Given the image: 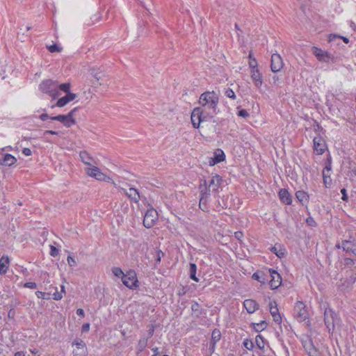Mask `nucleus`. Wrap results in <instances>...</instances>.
I'll list each match as a JSON object with an SVG mask.
<instances>
[{
  "label": "nucleus",
  "mask_w": 356,
  "mask_h": 356,
  "mask_svg": "<svg viewBox=\"0 0 356 356\" xmlns=\"http://www.w3.org/2000/svg\"><path fill=\"white\" fill-rule=\"evenodd\" d=\"M199 103L202 105V108H209L210 113L213 115L216 113L218 96L214 91L205 92L200 95Z\"/></svg>",
  "instance_id": "obj_1"
},
{
  "label": "nucleus",
  "mask_w": 356,
  "mask_h": 356,
  "mask_svg": "<svg viewBox=\"0 0 356 356\" xmlns=\"http://www.w3.org/2000/svg\"><path fill=\"white\" fill-rule=\"evenodd\" d=\"M39 89L41 92L49 95L53 99H56L60 95L58 91V82L52 79L43 80L39 85Z\"/></svg>",
  "instance_id": "obj_2"
},
{
  "label": "nucleus",
  "mask_w": 356,
  "mask_h": 356,
  "mask_svg": "<svg viewBox=\"0 0 356 356\" xmlns=\"http://www.w3.org/2000/svg\"><path fill=\"white\" fill-rule=\"evenodd\" d=\"M324 323L330 334H332L335 326L339 325L340 318L337 314L331 308H325L324 311Z\"/></svg>",
  "instance_id": "obj_3"
},
{
  "label": "nucleus",
  "mask_w": 356,
  "mask_h": 356,
  "mask_svg": "<svg viewBox=\"0 0 356 356\" xmlns=\"http://www.w3.org/2000/svg\"><path fill=\"white\" fill-rule=\"evenodd\" d=\"M312 51L313 54L317 58V59L321 62L335 63L337 61V58L334 57L332 54L328 53L327 51H323L318 47H313Z\"/></svg>",
  "instance_id": "obj_4"
},
{
  "label": "nucleus",
  "mask_w": 356,
  "mask_h": 356,
  "mask_svg": "<svg viewBox=\"0 0 356 356\" xmlns=\"http://www.w3.org/2000/svg\"><path fill=\"white\" fill-rule=\"evenodd\" d=\"M295 317L299 322L305 321L309 317L308 309L302 301H297L294 306Z\"/></svg>",
  "instance_id": "obj_5"
},
{
  "label": "nucleus",
  "mask_w": 356,
  "mask_h": 356,
  "mask_svg": "<svg viewBox=\"0 0 356 356\" xmlns=\"http://www.w3.org/2000/svg\"><path fill=\"white\" fill-rule=\"evenodd\" d=\"M158 220L157 211L152 208L145 213L143 219V225L147 228L152 227Z\"/></svg>",
  "instance_id": "obj_6"
},
{
  "label": "nucleus",
  "mask_w": 356,
  "mask_h": 356,
  "mask_svg": "<svg viewBox=\"0 0 356 356\" xmlns=\"http://www.w3.org/2000/svg\"><path fill=\"white\" fill-rule=\"evenodd\" d=\"M191 122L194 128L200 127V122L204 121L206 116L204 115L203 108L201 107L195 108L191 113Z\"/></svg>",
  "instance_id": "obj_7"
},
{
  "label": "nucleus",
  "mask_w": 356,
  "mask_h": 356,
  "mask_svg": "<svg viewBox=\"0 0 356 356\" xmlns=\"http://www.w3.org/2000/svg\"><path fill=\"white\" fill-rule=\"evenodd\" d=\"M123 284L127 287L132 289L137 286V276L134 270H129L122 277Z\"/></svg>",
  "instance_id": "obj_8"
},
{
  "label": "nucleus",
  "mask_w": 356,
  "mask_h": 356,
  "mask_svg": "<svg viewBox=\"0 0 356 356\" xmlns=\"http://www.w3.org/2000/svg\"><path fill=\"white\" fill-rule=\"evenodd\" d=\"M73 346H76L77 350L74 351V356H86L88 355V349L86 343L81 339H76L72 343Z\"/></svg>",
  "instance_id": "obj_9"
},
{
  "label": "nucleus",
  "mask_w": 356,
  "mask_h": 356,
  "mask_svg": "<svg viewBox=\"0 0 356 356\" xmlns=\"http://www.w3.org/2000/svg\"><path fill=\"white\" fill-rule=\"evenodd\" d=\"M284 63L282 57L278 54H273L271 56L270 68L273 72H280L283 67Z\"/></svg>",
  "instance_id": "obj_10"
},
{
  "label": "nucleus",
  "mask_w": 356,
  "mask_h": 356,
  "mask_svg": "<svg viewBox=\"0 0 356 356\" xmlns=\"http://www.w3.org/2000/svg\"><path fill=\"white\" fill-rule=\"evenodd\" d=\"M313 142L314 149L316 154L318 155L323 154L326 147L324 139L321 136L315 137Z\"/></svg>",
  "instance_id": "obj_11"
},
{
  "label": "nucleus",
  "mask_w": 356,
  "mask_h": 356,
  "mask_svg": "<svg viewBox=\"0 0 356 356\" xmlns=\"http://www.w3.org/2000/svg\"><path fill=\"white\" fill-rule=\"evenodd\" d=\"M270 273L271 280L269 282V284L273 289H275L279 287L282 283V278L280 275L274 270H269Z\"/></svg>",
  "instance_id": "obj_12"
},
{
  "label": "nucleus",
  "mask_w": 356,
  "mask_h": 356,
  "mask_svg": "<svg viewBox=\"0 0 356 356\" xmlns=\"http://www.w3.org/2000/svg\"><path fill=\"white\" fill-rule=\"evenodd\" d=\"M269 309L274 321L280 323L282 322V317L279 313L277 302L275 301H270L269 302Z\"/></svg>",
  "instance_id": "obj_13"
},
{
  "label": "nucleus",
  "mask_w": 356,
  "mask_h": 356,
  "mask_svg": "<svg viewBox=\"0 0 356 356\" xmlns=\"http://www.w3.org/2000/svg\"><path fill=\"white\" fill-rule=\"evenodd\" d=\"M76 97V94L72 92H68L65 96L58 99L55 106L63 107L69 102L74 100ZM52 107H54V106H53Z\"/></svg>",
  "instance_id": "obj_14"
},
{
  "label": "nucleus",
  "mask_w": 356,
  "mask_h": 356,
  "mask_svg": "<svg viewBox=\"0 0 356 356\" xmlns=\"http://www.w3.org/2000/svg\"><path fill=\"white\" fill-rule=\"evenodd\" d=\"M222 183V178L219 175L213 176L209 184V189L211 191H217Z\"/></svg>",
  "instance_id": "obj_15"
},
{
  "label": "nucleus",
  "mask_w": 356,
  "mask_h": 356,
  "mask_svg": "<svg viewBox=\"0 0 356 356\" xmlns=\"http://www.w3.org/2000/svg\"><path fill=\"white\" fill-rule=\"evenodd\" d=\"M251 78L254 81L255 86L259 88L262 84V76L257 67L251 68Z\"/></svg>",
  "instance_id": "obj_16"
},
{
  "label": "nucleus",
  "mask_w": 356,
  "mask_h": 356,
  "mask_svg": "<svg viewBox=\"0 0 356 356\" xmlns=\"http://www.w3.org/2000/svg\"><path fill=\"white\" fill-rule=\"evenodd\" d=\"M51 120L58 121L67 128L74 125V124L72 122V120L69 119L67 115H58L56 116H54L51 118Z\"/></svg>",
  "instance_id": "obj_17"
},
{
  "label": "nucleus",
  "mask_w": 356,
  "mask_h": 356,
  "mask_svg": "<svg viewBox=\"0 0 356 356\" xmlns=\"http://www.w3.org/2000/svg\"><path fill=\"white\" fill-rule=\"evenodd\" d=\"M124 193L131 201L136 203L138 202L140 200V195L138 190L134 188H130L128 191H124Z\"/></svg>",
  "instance_id": "obj_18"
},
{
  "label": "nucleus",
  "mask_w": 356,
  "mask_h": 356,
  "mask_svg": "<svg viewBox=\"0 0 356 356\" xmlns=\"http://www.w3.org/2000/svg\"><path fill=\"white\" fill-rule=\"evenodd\" d=\"M247 312L250 314L254 313L258 309V304L253 300L248 299L243 302Z\"/></svg>",
  "instance_id": "obj_19"
},
{
  "label": "nucleus",
  "mask_w": 356,
  "mask_h": 356,
  "mask_svg": "<svg viewBox=\"0 0 356 356\" xmlns=\"http://www.w3.org/2000/svg\"><path fill=\"white\" fill-rule=\"evenodd\" d=\"M79 156L81 161L88 166H92L95 163L94 159L86 151H81Z\"/></svg>",
  "instance_id": "obj_20"
},
{
  "label": "nucleus",
  "mask_w": 356,
  "mask_h": 356,
  "mask_svg": "<svg viewBox=\"0 0 356 356\" xmlns=\"http://www.w3.org/2000/svg\"><path fill=\"white\" fill-rule=\"evenodd\" d=\"M279 196L282 202H284L286 204H291L292 202L291 197L286 189H281L279 192Z\"/></svg>",
  "instance_id": "obj_21"
},
{
  "label": "nucleus",
  "mask_w": 356,
  "mask_h": 356,
  "mask_svg": "<svg viewBox=\"0 0 356 356\" xmlns=\"http://www.w3.org/2000/svg\"><path fill=\"white\" fill-rule=\"evenodd\" d=\"M225 159V155L224 152L222 149H218L214 152V158L213 159V162H210L211 165H215L218 163H220L224 161Z\"/></svg>",
  "instance_id": "obj_22"
},
{
  "label": "nucleus",
  "mask_w": 356,
  "mask_h": 356,
  "mask_svg": "<svg viewBox=\"0 0 356 356\" xmlns=\"http://www.w3.org/2000/svg\"><path fill=\"white\" fill-rule=\"evenodd\" d=\"M331 171V166L327 165L323 170V182L326 187L330 185L332 179L330 178V172Z\"/></svg>",
  "instance_id": "obj_23"
},
{
  "label": "nucleus",
  "mask_w": 356,
  "mask_h": 356,
  "mask_svg": "<svg viewBox=\"0 0 356 356\" xmlns=\"http://www.w3.org/2000/svg\"><path fill=\"white\" fill-rule=\"evenodd\" d=\"M17 161V159L10 154H6L3 157L2 162H0V165L11 166L15 164Z\"/></svg>",
  "instance_id": "obj_24"
},
{
  "label": "nucleus",
  "mask_w": 356,
  "mask_h": 356,
  "mask_svg": "<svg viewBox=\"0 0 356 356\" xmlns=\"http://www.w3.org/2000/svg\"><path fill=\"white\" fill-rule=\"evenodd\" d=\"M9 258L8 256L3 255L0 259V274H5L8 268Z\"/></svg>",
  "instance_id": "obj_25"
},
{
  "label": "nucleus",
  "mask_w": 356,
  "mask_h": 356,
  "mask_svg": "<svg viewBox=\"0 0 356 356\" xmlns=\"http://www.w3.org/2000/svg\"><path fill=\"white\" fill-rule=\"evenodd\" d=\"M204 186L205 187V191L204 192L203 190L201 191L202 193V197L200 200V207L202 209V210H204V207H206V202L207 198L209 195V193L207 191V181L206 180H204Z\"/></svg>",
  "instance_id": "obj_26"
},
{
  "label": "nucleus",
  "mask_w": 356,
  "mask_h": 356,
  "mask_svg": "<svg viewBox=\"0 0 356 356\" xmlns=\"http://www.w3.org/2000/svg\"><path fill=\"white\" fill-rule=\"evenodd\" d=\"M95 179L98 181H106V182H111L115 186H116V184L113 179L108 175H105L102 172H101L100 169L98 170L97 174L96 175V177L95 178Z\"/></svg>",
  "instance_id": "obj_27"
},
{
  "label": "nucleus",
  "mask_w": 356,
  "mask_h": 356,
  "mask_svg": "<svg viewBox=\"0 0 356 356\" xmlns=\"http://www.w3.org/2000/svg\"><path fill=\"white\" fill-rule=\"evenodd\" d=\"M297 199L301 202L302 204H304L308 202L309 195L307 193L303 191H298L296 193Z\"/></svg>",
  "instance_id": "obj_28"
},
{
  "label": "nucleus",
  "mask_w": 356,
  "mask_h": 356,
  "mask_svg": "<svg viewBox=\"0 0 356 356\" xmlns=\"http://www.w3.org/2000/svg\"><path fill=\"white\" fill-rule=\"evenodd\" d=\"M99 170V168L98 167L92 165L88 168H86L85 170L88 176L95 178L96 175L97 174Z\"/></svg>",
  "instance_id": "obj_29"
},
{
  "label": "nucleus",
  "mask_w": 356,
  "mask_h": 356,
  "mask_svg": "<svg viewBox=\"0 0 356 356\" xmlns=\"http://www.w3.org/2000/svg\"><path fill=\"white\" fill-rule=\"evenodd\" d=\"M65 293V286L62 285L61 286V289H60V291H58L56 288L55 289V292H54L51 294V297L55 300H59L62 299L63 294Z\"/></svg>",
  "instance_id": "obj_30"
},
{
  "label": "nucleus",
  "mask_w": 356,
  "mask_h": 356,
  "mask_svg": "<svg viewBox=\"0 0 356 356\" xmlns=\"http://www.w3.org/2000/svg\"><path fill=\"white\" fill-rule=\"evenodd\" d=\"M221 333L220 331L218 329H215L213 330L211 334V341L212 343H216L218 341L220 340Z\"/></svg>",
  "instance_id": "obj_31"
},
{
  "label": "nucleus",
  "mask_w": 356,
  "mask_h": 356,
  "mask_svg": "<svg viewBox=\"0 0 356 356\" xmlns=\"http://www.w3.org/2000/svg\"><path fill=\"white\" fill-rule=\"evenodd\" d=\"M196 270H197V266L195 264H190V277L195 281L198 282L199 279L196 277Z\"/></svg>",
  "instance_id": "obj_32"
},
{
  "label": "nucleus",
  "mask_w": 356,
  "mask_h": 356,
  "mask_svg": "<svg viewBox=\"0 0 356 356\" xmlns=\"http://www.w3.org/2000/svg\"><path fill=\"white\" fill-rule=\"evenodd\" d=\"M349 245H350V241H343L341 243V245L340 246L339 245H337V248H342L343 250H345L346 252L351 251L353 254H356V253L354 251H353L352 249L349 247Z\"/></svg>",
  "instance_id": "obj_33"
},
{
  "label": "nucleus",
  "mask_w": 356,
  "mask_h": 356,
  "mask_svg": "<svg viewBox=\"0 0 356 356\" xmlns=\"http://www.w3.org/2000/svg\"><path fill=\"white\" fill-rule=\"evenodd\" d=\"M147 338H143L139 341L138 344V350L139 352H142L145 348L147 345Z\"/></svg>",
  "instance_id": "obj_34"
},
{
  "label": "nucleus",
  "mask_w": 356,
  "mask_h": 356,
  "mask_svg": "<svg viewBox=\"0 0 356 356\" xmlns=\"http://www.w3.org/2000/svg\"><path fill=\"white\" fill-rule=\"evenodd\" d=\"M249 65H250V68H255V67H257V60L254 58L253 56V54L252 53V51H250L249 53Z\"/></svg>",
  "instance_id": "obj_35"
},
{
  "label": "nucleus",
  "mask_w": 356,
  "mask_h": 356,
  "mask_svg": "<svg viewBox=\"0 0 356 356\" xmlns=\"http://www.w3.org/2000/svg\"><path fill=\"white\" fill-rule=\"evenodd\" d=\"M255 342L257 347L262 350L264 348V338L261 335H257L255 338Z\"/></svg>",
  "instance_id": "obj_36"
},
{
  "label": "nucleus",
  "mask_w": 356,
  "mask_h": 356,
  "mask_svg": "<svg viewBox=\"0 0 356 356\" xmlns=\"http://www.w3.org/2000/svg\"><path fill=\"white\" fill-rule=\"evenodd\" d=\"M224 197H225L224 196L222 197L218 196V200H217V202H218V205L217 206L219 208L222 209H226L227 207V202H226V200H225Z\"/></svg>",
  "instance_id": "obj_37"
},
{
  "label": "nucleus",
  "mask_w": 356,
  "mask_h": 356,
  "mask_svg": "<svg viewBox=\"0 0 356 356\" xmlns=\"http://www.w3.org/2000/svg\"><path fill=\"white\" fill-rule=\"evenodd\" d=\"M47 48L51 53L60 52L62 51V47L58 46L56 44L47 45Z\"/></svg>",
  "instance_id": "obj_38"
},
{
  "label": "nucleus",
  "mask_w": 356,
  "mask_h": 356,
  "mask_svg": "<svg viewBox=\"0 0 356 356\" xmlns=\"http://www.w3.org/2000/svg\"><path fill=\"white\" fill-rule=\"evenodd\" d=\"M266 322L264 321H261L260 323L254 324V327L257 332H260L264 330L266 327Z\"/></svg>",
  "instance_id": "obj_39"
},
{
  "label": "nucleus",
  "mask_w": 356,
  "mask_h": 356,
  "mask_svg": "<svg viewBox=\"0 0 356 356\" xmlns=\"http://www.w3.org/2000/svg\"><path fill=\"white\" fill-rule=\"evenodd\" d=\"M37 297L38 298H42V299H45V300H49L51 298V293H45V292H42V291H37L35 293Z\"/></svg>",
  "instance_id": "obj_40"
},
{
  "label": "nucleus",
  "mask_w": 356,
  "mask_h": 356,
  "mask_svg": "<svg viewBox=\"0 0 356 356\" xmlns=\"http://www.w3.org/2000/svg\"><path fill=\"white\" fill-rule=\"evenodd\" d=\"M272 252H273L279 258L283 257L285 254L284 249L282 250L280 248L277 250V245L272 248Z\"/></svg>",
  "instance_id": "obj_41"
},
{
  "label": "nucleus",
  "mask_w": 356,
  "mask_h": 356,
  "mask_svg": "<svg viewBox=\"0 0 356 356\" xmlns=\"http://www.w3.org/2000/svg\"><path fill=\"white\" fill-rule=\"evenodd\" d=\"M58 89L67 94L68 92H70V83H61V84L58 85Z\"/></svg>",
  "instance_id": "obj_42"
},
{
  "label": "nucleus",
  "mask_w": 356,
  "mask_h": 356,
  "mask_svg": "<svg viewBox=\"0 0 356 356\" xmlns=\"http://www.w3.org/2000/svg\"><path fill=\"white\" fill-rule=\"evenodd\" d=\"M112 273H113V275L115 276H116L118 277H121V278L122 277L123 275H124L122 270L119 267H114L112 269Z\"/></svg>",
  "instance_id": "obj_43"
},
{
  "label": "nucleus",
  "mask_w": 356,
  "mask_h": 356,
  "mask_svg": "<svg viewBox=\"0 0 356 356\" xmlns=\"http://www.w3.org/2000/svg\"><path fill=\"white\" fill-rule=\"evenodd\" d=\"M78 110V108H73L70 112H69L67 114V116L69 118V119L70 120H72V122L75 124H76V120L74 118V115L75 113V112Z\"/></svg>",
  "instance_id": "obj_44"
},
{
  "label": "nucleus",
  "mask_w": 356,
  "mask_h": 356,
  "mask_svg": "<svg viewBox=\"0 0 356 356\" xmlns=\"http://www.w3.org/2000/svg\"><path fill=\"white\" fill-rule=\"evenodd\" d=\"M225 95L229 98H232L233 99H236V95H235L234 92L230 88L226 89Z\"/></svg>",
  "instance_id": "obj_45"
},
{
  "label": "nucleus",
  "mask_w": 356,
  "mask_h": 356,
  "mask_svg": "<svg viewBox=\"0 0 356 356\" xmlns=\"http://www.w3.org/2000/svg\"><path fill=\"white\" fill-rule=\"evenodd\" d=\"M355 264L354 259L351 258H345L344 259V265L347 267H352Z\"/></svg>",
  "instance_id": "obj_46"
},
{
  "label": "nucleus",
  "mask_w": 356,
  "mask_h": 356,
  "mask_svg": "<svg viewBox=\"0 0 356 356\" xmlns=\"http://www.w3.org/2000/svg\"><path fill=\"white\" fill-rule=\"evenodd\" d=\"M243 346L247 348L248 350H252L254 345L253 343L250 340H245L243 342Z\"/></svg>",
  "instance_id": "obj_47"
},
{
  "label": "nucleus",
  "mask_w": 356,
  "mask_h": 356,
  "mask_svg": "<svg viewBox=\"0 0 356 356\" xmlns=\"http://www.w3.org/2000/svg\"><path fill=\"white\" fill-rule=\"evenodd\" d=\"M238 115L239 117L246 118L249 116V113L245 109H241L238 111Z\"/></svg>",
  "instance_id": "obj_48"
},
{
  "label": "nucleus",
  "mask_w": 356,
  "mask_h": 356,
  "mask_svg": "<svg viewBox=\"0 0 356 356\" xmlns=\"http://www.w3.org/2000/svg\"><path fill=\"white\" fill-rule=\"evenodd\" d=\"M50 254L52 257H56L58 254V250L54 245H50Z\"/></svg>",
  "instance_id": "obj_49"
},
{
  "label": "nucleus",
  "mask_w": 356,
  "mask_h": 356,
  "mask_svg": "<svg viewBox=\"0 0 356 356\" xmlns=\"http://www.w3.org/2000/svg\"><path fill=\"white\" fill-rule=\"evenodd\" d=\"M67 260V264H69V266H70L72 267L74 266L76 264L75 259L71 256H68Z\"/></svg>",
  "instance_id": "obj_50"
},
{
  "label": "nucleus",
  "mask_w": 356,
  "mask_h": 356,
  "mask_svg": "<svg viewBox=\"0 0 356 356\" xmlns=\"http://www.w3.org/2000/svg\"><path fill=\"white\" fill-rule=\"evenodd\" d=\"M24 286L30 289H35L37 285L35 282H29L25 283Z\"/></svg>",
  "instance_id": "obj_51"
},
{
  "label": "nucleus",
  "mask_w": 356,
  "mask_h": 356,
  "mask_svg": "<svg viewBox=\"0 0 356 356\" xmlns=\"http://www.w3.org/2000/svg\"><path fill=\"white\" fill-rule=\"evenodd\" d=\"M341 193L342 194V197L341 199L343 200V201H347L348 197V195H347V193H346V190L345 188H342L341 190Z\"/></svg>",
  "instance_id": "obj_52"
},
{
  "label": "nucleus",
  "mask_w": 356,
  "mask_h": 356,
  "mask_svg": "<svg viewBox=\"0 0 356 356\" xmlns=\"http://www.w3.org/2000/svg\"><path fill=\"white\" fill-rule=\"evenodd\" d=\"M22 153L26 156H31L32 152L29 148L25 147L22 149Z\"/></svg>",
  "instance_id": "obj_53"
},
{
  "label": "nucleus",
  "mask_w": 356,
  "mask_h": 356,
  "mask_svg": "<svg viewBox=\"0 0 356 356\" xmlns=\"http://www.w3.org/2000/svg\"><path fill=\"white\" fill-rule=\"evenodd\" d=\"M234 236H235L236 238H237L238 240L241 241V238L243 236V234L241 232H236L234 233Z\"/></svg>",
  "instance_id": "obj_54"
},
{
  "label": "nucleus",
  "mask_w": 356,
  "mask_h": 356,
  "mask_svg": "<svg viewBox=\"0 0 356 356\" xmlns=\"http://www.w3.org/2000/svg\"><path fill=\"white\" fill-rule=\"evenodd\" d=\"M104 76V75L102 73L99 72V73H96L95 74H94L93 76L97 80V81H99V80H101L103 78Z\"/></svg>",
  "instance_id": "obj_55"
},
{
  "label": "nucleus",
  "mask_w": 356,
  "mask_h": 356,
  "mask_svg": "<svg viewBox=\"0 0 356 356\" xmlns=\"http://www.w3.org/2000/svg\"><path fill=\"white\" fill-rule=\"evenodd\" d=\"M90 330V324L85 323L82 325V332H88Z\"/></svg>",
  "instance_id": "obj_56"
},
{
  "label": "nucleus",
  "mask_w": 356,
  "mask_h": 356,
  "mask_svg": "<svg viewBox=\"0 0 356 356\" xmlns=\"http://www.w3.org/2000/svg\"><path fill=\"white\" fill-rule=\"evenodd\" d=\"M51 117H49L47 113H42L40 116V119L42 121H44L46 120L47 119H51Z\"/></svg>",
  "instance_id": "obj_57"
},
{
  "label": "nucleus",
  "mask_w": 356,
  "mask_h": 356,
  "mask_svg": "<svg viewBox=\"0 0 356 356\" xmlns=\"http://www.w3.org/2000/svg\"><path fill=\"white\" fill-rule=\"evenodd\" d=\"M76 314H77L78 316H81V317H84L85 314H84V311H83V309H78L76 310Z\"/></svg>",
  "instance_id": "obj_58"
},
{
  "label": "nucleus",
  "mask_w": 356,
  "mask_h": 356,
  "mask_svg": "<svg viewBox=\"0 0 356 356\" xmlns=\"http://www.w3.org/2000/svg\"><path fill=\"white\" fill-rule=\"evenodd\" d=\"M83 93L86 95V99H90L92 98L90 90H88V91H84Z\"/></svg>",
  "instance_id": "obj_59"
},
{
  "label": "nucleus",
  "mask_w": 356,
  "mask_h": 356,
  "mask_svg": "<svg viewBox=\"0 0 356 356\" xmlns=\"http://www.w3.org/2000/svg\"><path fill=\"white\" fill-rule=\"evenodd\" d=\"M307 222L308 223V225H309L310 226H314L316 222H314V220L311 218H309L307 219Z\"/></svg>",
  "instance_id": "obj_60"
},
{
  "label": "nucleus",
  "mask_w": 356,
  "mask_h": 356,
  "mask_svg": "<svg viewBox=\"0 0 356 356\" xmlns=\"http://www.w3.org/2000/svg\"><path fill=\"white\" fill-rule=\"evenodd\" d=\"M215 348H216V343H212V342L211 341L210 346H209V350L211 353H213L215 351Z\"/></svg>",
  "instance_id": "obj_61"
},
{
  "label": "nucleus",
  "mask_w": 356,
  "mask_h": 356,
  "mask_svg": "<svg viewBox=\"0 0 356 356\" xmlns=\"http://www.w3.org/2000/svg\"><path fill=\"white\" fill-rule=\"evenodd\" d=\"M47 134H53V135H57L58 132L57 131H51V130H47V131H45L44 132V135H46Z\"/></svg>",
  "instance_id": "obj_62"
},
{
  "label": "nucleus",
  "mask_w": 356,
  "mask_h": 356,
  "mask_svg": "<svg viewBox=\"0 0 356 356\" xmlns=\"http://www.w3.org/2000/svg\"><path fill=\"white\" fill-rule=\"evenodd\" d=\"M154 332V327L153 325H151L150 328L149 329V337H152Z\"/></svg>",
  "instance_id": "obj_63"
},
{
  "label": "nucleus",
  "mask_w": 356,
  "mask_h": 356,
  "mask_svg": "<svg viewBox=\"0 0 356 356\" xmlns=\"http://www.w3.org/2000/svg\"><path fill=\"white\" fill-rule=\"evenodd\" d=\"M199 307V305L197 303V302H194L192 306H191V308H192V310H197V308Z\"/></svg>",
  "instance_id": "obj_64"
}]
</instances>
